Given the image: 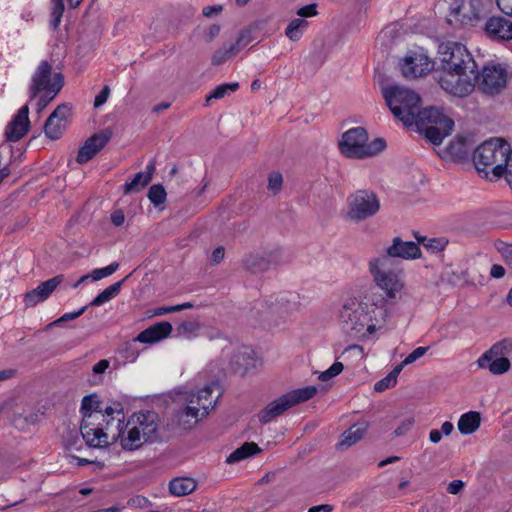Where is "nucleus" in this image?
<instances>
[{
	"instance_id": "nucleus-1",
	"label": "nucleus",
	"mask_w": 512,
	"mask_h": 512,
	"mask_svg": "<svg viewBox=\"0 0 512 512\" xmlns=\"http://www.w3.org/2000/svg\"><path fill=\"white\" fill-rule=\"evenodd\" d=\"M388 265L387 256H376L368 262L373 283L383 294L346 297L338 310L337 318L342 329L360 341L372 339L385 328L390 315L387 302H396L404 295L406 284L403 272L389 269Z\"/></svg>"
},
{
	"instance_id": "nucleus-2",
	"label": "nucleus",
	"mask_w": 512,
	"mask_h": 512,
	"mask_svg": "<svg viewBox=\"0 0 512 512\" xmlns=\"http://www.w3.org/2000/svg\"><path fill=\"white\" fill-rule=\"evenodd\" d=\"M82 439L90 447L103 448L119 438L118 425L123 417L122 409L102 408L99 397L95 394L85 396L81 403Z\"/></svg>"
},
{
	"instance_id": "nucleus-3",
	"label": "nucleus",
	"mask_w": 512,
	"mask_h": 512,
	"mask_svg": "<svg viewBox=\"0 0 512 512\" xmlns=\"http://www.w3.org/2000/svg\"><path fill=\"white\" fill-rule=\"evenodd\" d=\"M124 416L118 425L119 442L122 449L134 451L158 438L160 420L153 411H140L133 413L126 422Z\"/></svg>"
},
{
	"instance_id": "nucleus-4",
	"label": "nucleus",
	"mask_w": 512,
	"mask_h": 512,
	"mask_svg": "<svg viewBox=\"0 0 512 512\" xmlns=\"http://www.w3.org/2000/svg\"><path fill=\"white\" fill-rule=\"evenodd\" d=\"M219 397L215 385H206L197 392L185 394L176 413L177 423L185 429L192 428L206 417Z\"/></svg>"
},
{
	"instance_id": "nucleus-5",
	"label": "nucleus",
	"mask_w": 512,
	"mask_h": 512,
	"mask_svg": "<svg viewBox=\"0 0 512 512\" xmlns=\"http://www.w3.org/2000/svg\"><path fill=\"white\" fill-rule=\"evenodd\" d=\"M64 86L62 73H52V65L43 60L32 74L28 88L29 99H37V112L45 109L51 101L60 93Z\"/></svg>"
},
{
	"instance_id": "nucleus-6",
	"label": "nucleus",
	"mask_w": 512,
	"mask_h": 512,
	"mask_svg": "<svg viewBox=\"0 0 512 512\" xmlns=\"http://www.w3.org/2000/svg\"><path fill=\"white\" fill-rule=\"evenodd\" d=\"M387 146L384 138L377 137L368 142L367 130L363 127H353L342 134L339 149L346 158L375 157Z\"/></svg>"
},
{
	"instance_id": "nucleus-7",
	"label": "nucleus",
	"mask_w": 512,
	"mask_h": 512,
	"mask_svg": "<svg viewBox=\"0 0 512 512\" xmlns=\"http://www.w3.org/2000/svg\"><path fill=\"white\" fill-rule=\"evenodd\" d=\"M383 97L392 114L405 126L416 122V114L420 109V96L414 91L397 85H389L382 89Z\"/></svg>"
},
{
	"instance_id": "nucleus-8",
	"label": "nucleus",
	"mask_w": 512,
	"mask_h": 512,
	"mask_svg": "<svg viewBox=\"0 0 512 512\" xmlns=\"http://www.w3.org/2000/svg\"><path fill=\"white\" fill-rule=\"evenodd\" d=\"M436 63L438 71L476 72L477 64L466 46L459 42L446 41L438 46Z\"/></svg>"
},
{
	"instance_id": "nucleus-9",
	"label": "nucleus",
	"mask_w": 512,
	"mask_h": 512,
	"mask_svg": "<svg viewBox=\"0 0 512 512\" xmlns=\"http://www.w3.org/2000/svg\"><path fill=\"white\" fill-rule=\"evenodd\" d=\"M317 392V387L313 385L290 390L263 408L258 413V419L262 424H267L290 408L312 399Z\"/></svg>"
},
{
	"instance_id": "nucleus-10",
	"label": "nucleus",
	"mask_w": 512,
	"mask_h": 512,
	"mask_svg": "<svg viewBox=\"0 0 512 512\" xmlns=\"http://www.w3.org/2000/svg\"><path fill=\"white\" fill-rule=\"evenodd\" d=\"M317 392V387L313 385L290 390L263 408L258 413V419L262 424H267L290 408L312 399Z\"/></svg>"
},
{
	"instance_id": "nucleus-11",
	"label": "nucleus",
	"mask_w": 512,
	"mask_h": 512,
	"mask_svg": "<svg viewBox=\"0 0 512 512\" xmlns=\"http://www.w3.org/2000/svg\"><path fill=\"white\" fill-rule=\"evenodd\" d=\"M347 216L353 221H363L376 215L381 207L379 197L372 191L358 190L347 198Z\"/></svg>"
},
{
	"instance_id": "nucleus-12",
	"label": "nucleus",
	"mask_w": 512,
	"mask_h": 512,
	"mask_svg": "<svg viewBox=\"0 0 512 512\" xmlns=\"http://www.w3.org/2000/svg\"><path fill=\"white\" fill-rule=\"evenodd\" d=\"M470 74L473 76L475 86L488 95L500 93L507 83V72L499 64L485 65L480 72L476 69V72Z\"/></svg>"
},
{
	"instance_id": "nucleus-13",
	"label": "nucleus",
	"mask_w": 512,
	"mask_h": 512,
	"mask_svg": "<svg viewBox=\"0 0 512 512\" xmlns=\"http://www.w3.org/2000/svg\"><path fill=\"white\" fill-rule=\"evenodd\" d=\"M437 81L440 87L455 97L464 98L475 89L473 76L469 72L438 71Z\"/></svg>"
},
{
	"instance_id": "nucleus-14",
	"label": "nucleus",
	"mask_w": 512,
	"mask_h": 512,
	"mask_svg": "<svg viewBox=\"0 0 512 512\" xmlns=\"http://www.w3.org/2000/svg\"><path fill=\"white\" fill-rule=\"evenodd\" d=\"M254 309L267 319L283 318L293 309V305L286 295H271L257 301Z\"/></svg>"
},
{
	"instance_id": "nucleus-15",
	"label": "nucleus",
	"mask_w": 512,
	"mask_h": 512,
	"mask_svg": "<svg viewBox=\"0 0 512 512\" xmlns=\"http://www.w3.org/2000/svg\"><path fill=\"white\" fill-rule=\"evenodd\" d=\"M510 144L503 138L492 137L473 152L472 160H512Z\"/></svg>"
},
{
	"instance_id": "nucleus-16",
	"label": "nucleus",
	"mask_w": 512,
	"mask_h": 512,
	"mask_svg": "<svg viewBox=\"0 0 512 512\" xmlns=\"http://www.w3.org/2000/svg\"><path fill=\"white\" fill-rule=\"evenodd\" d=\"M465 169L474 172L480 179L487 182L504 180L506 167L505 162H465Z\"/></svg>"
},
{
	"instance_id": "nucleus-17",
	"label": "nucleus",
	"mask_w": 512,
	"mask_h": 512,
	"mask_svg": "<svg viewBox=\"0 0 512 512\" xmlns=\"http://www.w3.org/2000/svg\"><path fill=\"white\" fill-rule=\"evenodd\" d=\"M224 356L230 357L231 368L240 375H245L257 368L258 360L249 347H241L233 354L224 352Z\"/></svg>"
},
{
	"instance_id": "nucleus-18",
	"label": "nucleus",
	"mask_w": 512,
	"mask_h": 512,
	"mask_svg": "<svg viewBox=\"0 0 512 512\" xmlns=\"http://www.w3.org/2000/svg\"><path fill=\"white\" fill-rule=\"evenodd\" d=\"M30 120H29V107L28 105H23L17 112V114L13 117V119L8 123L5 129V142H16L21 139L29 130Z\"/></svg>"
},
{
	"instance_id": "nucleus-19",
	"label": "nucleus",
	"mask_w": 512,
	"mask_h": 512,
	"mask_svg": "<svg viewBox=\"0 0 512 512\" xmlns=\"http://www.w3.org/2000/svg\"><path fill=\"white\" fill-rule=\"evenodd\" d=\"M435 64H437L436 61H431L428 56L417 54L405 57L401 69L405 77L417 78L429 73Z\"/></svg>"
},
{
	"instance_id": "nucleus-20",
	"label": "nucleus",
	"mask_w": 512,
	"mask_h": 512,
	"mask_svg": "<svg viewBox=\"0 0 512 512\" xmlns=\"http://www.w3.org/2000/svg\"><path fill=\"white\" fill-rule=\"evenodd\" d=\"M484 31L495 41L512 40V21L502 16H492L487 19Z\"/></svg>"
},
{
	"instance_id": "nucleus-21",
	"label": "nucleus",
	"mask_w": 512,
	"mask_h": 512,
	"mask_svg": "<svg viewBox=\"0 0 512 512\" xmlns=\"http://www.w3.org/2000/svg\"><path fill=\"white\" fill-rule=\"evenodd\" d=\"M387 258L397 257L405 260H413L421 257V251L418 245L412 241H403L400 238H394L392 244L385 250Z\"/></svg>"
},
{
	"instance_id": "nucleus-22",
	"label": "nucleus",
	"mask_w": 512,
	"mask_h": 512,
	"mask_svg": "<svg viewBox=\"0 0 512 512\" xmlns=\"http://www.w3.org/2000/svg\"><path fill=\"white\" fill-rule=\"evenodd\" d=\"M62 282V276H56L41 283L35 289L29 291L24 296V302L27 307H33L46 300L56 287Z\"/></svg>"
},
{
	"instance_id": "nucleus-23",
	"label": "nucleus",
	"mask_w": 512,
	"mask_h": 512,
	"mask_svg": "<svg viewBox=\"0 0 512 512\" xmlns=\"http://www.w3.org/2000/svg\"><path fill=\"white\" fill-rule=\"evenodd\" d=\"M416 122H413L417 128H422L428 125H454L453 120L447 117L440 109L436 107H428L419 109L416 116Z\"/></svg>"
},
{
	"instance_id": "nucleus-24",
	"label": "nucleus",
	"mask_w": 512,
	"mask_h": 512,
	"mask_svg": "<svg viewBox=\"0 0 512 512\" xmlns=\"http://www.w3.org/2000/svg\"><path fill=\"white\" fill-rule=\"evenodd\" d=\"M512 350V343L508 340H503L494 344L489 350L484 352L478 359L477 365L481 369L489 368L501 358V355H508Z\"/></svg>"
},
{
	"instance_id": "nucleus-25",
	"label": "nucleus",
	"mask_w": 512,
	"mask_h": 512,
	"mask_svg": "<svg viewBox=\"0 0 512 512\" xmlns=\"http://www.w3.org/2000/svg\"><path fill=\"white\" fill-rule=\"evenodd\" d=\"M110 140V135L96 133L89 137L80 148L76 160H91Z\"/></svg>"
},
{
	"instance_id": "nucleus-26",
	"label": "nucleus",
	"mask_w": 512,
	"mask_h": 512,
	"mask_svg": "<svg viewBox=\"0 0 512 512\" xmlns=\"http://www.w3.org/2000/svg\"><path fill=\"white\" fill-rule=\"evenodd\" d=\"M172 332V325L169 322H159L148 327L136 337V341L141 343H156L167 338Z\"/></svg>"
},
{
	"instance_id": "nucleus-27",
	"label": "nucleus",
	"mask_w": 512,
	"mask_h": 512,
	"mask_svg": "<svg viewBox=\"0 0 512 512\" xmlns=\"http://www.w3.org/2000/svg\"><path fill=\"white\" fill-rule=\"evenodd\" d=\"M198 483L191 477H177L170 481L169 491L176 497H183L191 494L197 489Z\"/></svg>"
},
{
	"instance_id": "nucleus-28",
	"label": "nucleus",
	"mask_w": 512,
	"mask_h": 512,
	"mask_svg": "<svg viewBox=\"0 0 512 512\" xmlns=\"http://www.w3.org/2000/svg\"><path fill=\"white\" fill-rule=\"evenodd\" d=\"M368 425L366 423H357L346 430L338 443L341 449H347L360 441L366 433Z\"/></svg>"
},
{
	"instance_id": "nucleus-29",
	"label": "nucleus",
	"mask_w": 512,
	"mask_h": 512,
	"mask_svg": "<svg viewBox=\"0 0 512 512\" xmlns=\"http://www.w3.org/2000/svg\"><path fill=\"white\" fill-rule=\"evenodd\" d=\"M453 126L454 125L450 124L428 125L417 129L425 135L429 142L434 145H439L442 143L443 139L451 133Z\"/></svg>"
},
{
	"instance_id": "nucleus-30",
	"label": "nucleus",
	"mask_w": 512,
	"mask_h": 512,
	"mask_svg": "<svg viewBox=\"0 0 512 512\" xmlns=\"http://www.w3.org/2000/svg\"><path fill=\"white\" fill-rule=\"evenodd\" d=\"M481 424V414L477 411H469L462 414L457 427L461 434L469 435L478 430Z\"/></svg>"
},
{
	"instance_id": "nucleus-31",
	"label": "nucleus",
	"mask_w": 512,
	"mask_h": 512,
	"mask_svg": "<svg viewBox=\"0 0 512 512\" xmlns=\"http://www.w3.org/2000/svg\"><path fill=\"white\" fill-rule=\"evenodd\" d=\"M154 167L152 165L147 166L146 170L139 172L135 175L133 180L124 185V193H136L143 189L152 179Z\"/></svg>"
},
{
	"instance_id": "nucleus-32",
	"label": "nucleus",
	"mask_w": 512,
	"mask_h": 512,
	"mask_svg": "<svg viewBox=\"0 0 512 512\" xmlns=\"http://www.w3.org/2000/svg\"><path fill=\"white\" fill-rule=\"evenodd\" d=\"M0 406L2 408V414L10 418L16 425L20 424L19 421L22 417H24L25 422L28 421L25 416V409L21 403L10 399L1 403Z\"/></svg>"
},
{
	"instance_id": "nucleus-33",
	"label": "nucleus",
	"mask_w": 512,
	"mask_h": 512,
	"mask_svg": "<svg viewBox=\"0 0 512 512\" xmlns=\"http://www.w3.org/2000/svg\"><path fill=\"white\" fill-rule=\"evenodd\" d=\"M260 452V448L254 442L244 443L241 447L233 451L227 458L228 463H236L251 457Z\"/></svg>"
},
{
	"instance_id": "nucleus-34",
	"label": "nucleus",
	"mask_w": 512,
	"mask_h": 512,
	"mask_svg": "<svg viewBox=\"0 0 512 512\" xmlns=\"http://www.w3.org/2000/svg\"><path fill=\"white\" fill-rule=\"evenodd\" d=\"M66 130L65 122L53 118H47L44 124V133L51 140L60 139Z\"/></svg>"
},
{
	"instance_id": "nucleus-35",
	"label": "nucleus",
	"mask_w": 512,
	"mask_h": 512,
	"mask_svg": "<svg viewBox=\"0 0 512 512\" xmlns=\"http://www.w3.org/2000/svg\"><path fill=\"white\" fill-rule=\"evenodd\" d=\"M309 23L302 18L293 19L285 29V35L291 41H298L303 36L304 31L307 29Z\"/></svg>"
},
{
	"instance_id": "nucleus-36",
	"label": "nucleus",
	"mask_w": 512,
	"mask_h": 512,
	"mask_svg": "<svg viewBox=\"0 0 512 512\" xmlns=\"http://www.w3.org/2000/svg\"><path fill=\"white\" fill-rule=\"evenodd\" d=\"M123 281L112 284L97 295L91 302L92 306H100L116 297L121 289Z\"/></svg>"
},
{
	"instance_id": "nucleus-37",
	"label": "nucleus",
	"mask_w": 512,
	"mask_h": 512,
	"mask_svg": "<svg viewBox=\"0 0 512 512\" xmlns=\"http://www.w3.org/2000/svg\"><path fill=\"white\" fill-rule=\"evenodd\" d=\"M50 27L57 30L65 10L64 0H52Z\"/></svg>"
},
{
	"instance_id": "nucleus-38",
	"label": "nucleus",
	"mask_w": 512,
	"mask_h": 512,
	"mask_svg": "<svg viewBox=\"0 0 512 512\" xmlns=\"http://www.w3.org/2000/svg\"><path fill=\"white\" fill-rule=\"evenodd\" d=\"M239 89L238 82L220 84L214 88V90L206 97V101L209 102L211 99H221L231 92H235Z\"/></svg>"
},
{
	"instance_id": "nucleus-39",
	"label": "nucleus",
	"mask_w": 512,
	"mask_h": 512,
	"mask_svg": "<svg viewBox=\"0 0 512 512\" xmlns=\"http://www.w3.org/2000/svg\"><path fill=\"white\" fill-rule=\"evenodd\" d=\"M201 327L202 326L199 321L191 320V321H185V322L181 323L177 327V331H178L179 335H181V336H184L187 338H193V337H197L200 334Z\"/></svg>"
},
{
	"instance_id": "nucleus-40",
	"label": "nucleus",
	"mask_w": 512,
	"mask_h": 512,
	"mask_svg": "<svg viewBox=\"0 0 512 512\" xmlns=\"http://www.w3.org/2000/svg\"><path fill=\"white\" fill-rule=\"evenodd\" d=\"M24 152L22 147L15 149L11 143L3 142L0 144V160L3 158H8V160H20Z\"/></svg>"
},
{
	"instance_id": "nucleus-41",
	"label": "nucleus",
	"mask_w": 512,
	"mask_h": 512,
	"mask_svg": "<svg viewBox=\"0 0 512 512\" xmlns=\"http://www.w3.org/2000/svg\"><path fill=\"white\" fill-rule=\"evenodd\" d=\"M245 264L254 273L265 271L269 267V262L257 254L249 255L245 260Z\"/></svg>"
},
{
	"instance_id": "nucleus-42",
	"label": "nucleus",
	"mask_w": 512,
	"mask_h": 512,
	"mask_svg": "<svg viewBox=\"0 0 512 512\" xmlns=\"http://www.w3.org/2000/svg\"><path fill=\"white\" fill-rule=\"evenodd\" d=\"M236 54L234 51V48L229 46H224L220 49H218L212 56V64L213 65H221L229 58L233 57Z\"/></svg>"
},
{
	"instance_id": "nucleus-43",
	"label": "nucleus",
	"mask_w": 512,
	"mask_h": 512,
	"mask_svg": "<svg viewBox=\"0 0 512 512\" xmlns=\"http://www.w3.org/2000/svg\"><path fill=\"white\" fill-rule=\"evenodd\" d=\"M148 198L155 206L161 205L166 200V191L159 184L153 185L149 189Z\"/></svg>"
},
{
	"instance_id": "nucleus-44",
	"label": "nucleus",
	"mask_w": 512,
	"mask_h": 512,
	"mask_svg": "<svg viewBox=\"0 0 512 512\" xmlns=\"http://www.w3.org/2000/svg\"><path fill=\"white\" fill-rule=\"evenodd\" d=\"M118 268H119V264L117 262H114L104 268L94 269L89 274V276L93 281H99L103 278H106V277L112 275L114 272H116L118 270Z\"/></svg>"
},
{
	"instance_id": "nucleus-45",
	"label": "nucleus",
	"mask_w": 512,
	"mask_h": 512,
	"mask_svg": "<svg viewBox=\"0 0 512 512\" xmlns=\"http://www.w3.org/2000/svg\"><path fill=\"white\" fill-rule=\"evenodd\" d=\"M506 356L507 355H501V358H498L488 371L493 375H502L508 372L510 370L511 363Z\"/></svg>"
},
{
	"instance_id": "nucleus-46",
	"label": "nucleus",
	"mask_w": 512,
	"mask_h": 512,
	"mask_svg": "<svg viewBox=\"0 0 512 512\" xmlns=\"http://www.w3.org/2000/svg\"><path fill=\"white\" fill-rule=\"evenodd\" d=\"M283 185V176L281 173L274 171L271 172L268 176V185L267 188L273 194H277L282 189Z\"/></svg>"
},
{
	"instance_id": "nucleus-47",
	"label": "nucleus",
	"mask_w": 512,
	"mask_h": 512,
	"mask_svg": "<svg viewBox=\"0 0 512 512\" xmlns=\"http://www.w3.org/2000/svg\"><path fill=\"white\" fill-rule=\"evenodd\" d=\"M344 369L341 362H334L327 370L321 372L318 376L319 380L326 382L339 375Z\"/></svg>"
},
{
	"instance_id": "nucleus-48",
	"label": "nucleus",
	"mask_w": 512,
	"mask_h": 512,
	"mask_svg": "<svg viewBox=\"0 0 512 512\" xmlns=\"http://www.w3.org/2000/svg\"><path fill=\"white\" fill-rule=\"evenodd\" d=\"M252 41L251 31L246 29L242 30L235 43L230 44L234 51L238 53L242 48L247 46Z\"/></svg>"
},
{
	"instance_id": "nucleus-49",
	"label": "nucleus",
	"mask_w": 512,
	"mask_h": 512,
	"mask_svg": "<svg viewBox=\"0 0 512 512\" xmlns=\"http://www.w3.org/2000/svg\"><path fill=\"white\" fill-rule=\"evenodd\" d=\"M396 384L397 379L394 377V375L389 373L386 377L375 383L374 390L377 392H384L385 390L394 387Z\"/></svg>"
},
{
	"instance_id": "nucleus-50",
	"label": "nucleus",
	"mask_w": 512,
	"mask_h": 512,
	"mask_svg": "<svg viewBox=\"0 0 512 512\" xmlns=\"http://www.w3.org/2000/svg\"><path fill=\"white\" fill-rule=\"evenodd\" d=\"M418 241L421 242L423 244V246L426 249L430 250L431 252L441 251L444 249V246H445V242L443 240L435 239V238L426 239L424 237L421 239L419 238Z\"/></svg>"
},
{
	"instance_id": "nucleus-51",
	"label": "nucleus",
	"mask_w": 512,
	"mask_h": 512,
	"mask_svg": "<svg viewBox=\"0 0 512 512\" xmlns=\"http://www.w3.org/2000/svg\"><path fill=\"white\" fill-rule=\"evenodd\" d=\"M496 248L506 264L512 267V243L498 242Z\"/></svg>"
},
{
	"instance_id": "nucleus-52",
	"label": "nucleus",
	"mask_w": 512,
	"mask_h": 512,
	"mask_svg": "<svg viewBox=\"0 0 512 512\" xmlns=\"http://www.w3.org/2000/svg\"><path fill=\"white\" fill-rule=\"evenodd\" d=\"M71 108L68 104H60L55 110L48 116L49 118H53L56 120H60L62 122H66V119L69 115Z\"/></svg>"
},
{
	"instance_id": "nucleus-53",
	"label": "nucleus",
	"mask_w": 512,
	"mask_h": 512,
	"mask_svg": "<svg viewBox=\"0 0 512 512\" xmlns=\"http://www.w3.org/2000/svg\"><path fill=\"white\" fill-rule=\"evenodd\" d=\"M415 420L413 417H409L404 419L394 430L395 436H404L406 435L414 426Z\"/></svg>"
},
{
	"instance_id": "nucleus-54",
	"label": "nucleus",
	"mask_w": 512,
	"mask_h": 512,
	"mask_svg": "<svg viewBox=\"0 0 512 512\" xmlns=\"http://www.w3.org/2000/svg\"><path fill=\"white\" fill-rule=\"evenodd\" d=\"M65 443L68 454H73L74 452L79 451L82 447V441L77 436L73 435L68 436Z\"/></svg>"
},
{
	"instance_id": "nucleus-55",
	"label": "nucleus",
	"mask_w": 512,
	"mask_h": 512,
	"mask_svg": "<svg viewBox=\"0 0 512 512\" xmlns=\"http://www.w3.org/2000/svg\"><path fill=\"white\" fill-rule=\"evenodd\" d=\"M428 349H429L428 347H418V348L414 349L404 359V364H412V363H414L416 360H418L421 357H423L427 353Z\"/></svg>"
},
{
	"instance_id": "nucleus-56",
	"label": "nucleus",
	"mask_w": 512,
	"mask_h": 512,
	"mask_svg": "<svg viewBox=\"0 0 512 512\" xmlns=\"http://www.w3.org/2000/svg\"><path fill=\"white\" fill-rule=\"evenodd\" d=\"M110 95V88L108 85H105L103 89L96 95L94 99V107L99 108L103 104L106 103L108 97Z\"/></svg>"
},
{
	"instance_id": "nucleus-57",
	"label": "nucleus",
	"mask_w": 512,
	"mask_h": 512,
	"mask_svg": "<svg viewBox=\"0 0 512 512\" xmlns=\"http://www.w3.org/2000/svg\"><path fill=\"white\" fill-rule=\"evenodd\" d=\"M317 5L315 3L308 4L297 10V15L304 17H313L317 15Z\"/></svg>"
},
{
	"instance_id": "nucleus-58",
	"label": "nucleus",
	"mask_w": 512,
	"mask_h": 512,
	"mask_svg": "<svg viewBox=\"0 0 512 512\" xmlns=\"http://www.w3.org/2000/svg\"><path fill=\"white\" fill-rule=\"evenodd\" d=\"M85 307L79 309L78 311L76 312H71V313H65L64 315H62L59 319H57L55 322H53L52 324L55 325V324H58L60 322H65V321H70V320H74L78 317H80L84 311H85Z\"/></svg>"
},
{
	"instance_id": "nucleus-59",
	"label": "nucleus",
	"mask_w": 512,
	"mask_h": 512,
	"mask_svg": "<svg viewBox=\"0 0 512 512\" xmlns=\"http://www.w3.org/2000/svg\"><path fill=\"white\" fill-rule=\"evenodd\" d=\"M498 8L508 16H512V0H496Z\"/></svg>"
},
{
	"instance_id": "nucleus-60",
	"label": "nucleus",
	"mask_w": 512,
	"mask_h": 512,
	"mask_svg": "<svg viewBox=\"0 0 512 512\" xmlns=\"http://www.w3.org/2000/svg\"><path fill=\"white\" fill-rule=\"evenodd\" d=\"M222 10H223L222 5L205 6L202 10V14L205 17H211L213 15H217V14L221 13Z\"/></svg>"
},
{
	"instance_id": "nucleus-61",
	"label": "nucleus",
	"mask_w": 512,
	"mask_h": 512,
	"mask_svg": "<svg viewBox=\"0 0 512 512\" xmlns=\"http://www.w3.org/2000/svg\"><path fill=\"white\" fill-rule=\"evenodd\" d=\"M109 365L110 363L108 360H100L93 366L92 371L94 374H103L108 369Z\"/></svg>"
},
{
	"instance_id": "nucleus-62",
	"label": "nucleus",
	"mask_w": 512,
	"mask_h": 512,
	"mask_svg": "<svg viewBox=\"0 0 512 512\" xmlns=\"http://www.w3.org/2000/svg\"><path fill=\"white\" fill-rule=\"evenodd\" d=\"M463 487H464V483L461 480H454L449 483V485L447 487V491L450 494L455 495V494H458L462 490Z\"/></svg>"
},
{
	"instance_id": "nucleus-63",
	"label": "nucleus",
	"mask_w": 512,
	"mask_h": 512,
	"mask_svg": "<svg viewBox=\"0 0 512 512\" xmlns=\"http://www.w3.org/2000/svg\"><path fill=\"white\" fill-rule=\"evenodd\" d=\"M111 221L115 226H121L125 221L124 213L120 210L114 211L111 214Z\"/></svg>"
},
{
	"instance_id": "nucleus-64",
	"label": "nucleus",
	"mask_w": 512,
	"mask_h": 512,
	"mask_svg": "<svg viewBox=\"0 0 512 512\" xmlns=\"http://www.w3.org/2000/svg\"><path fill=\"white\" fill-rule=\"evenodd\" d=\"M507 165L504 181L506 182L508 188L512 191V162H505Z\"/></svg>"
}]
</instances>
